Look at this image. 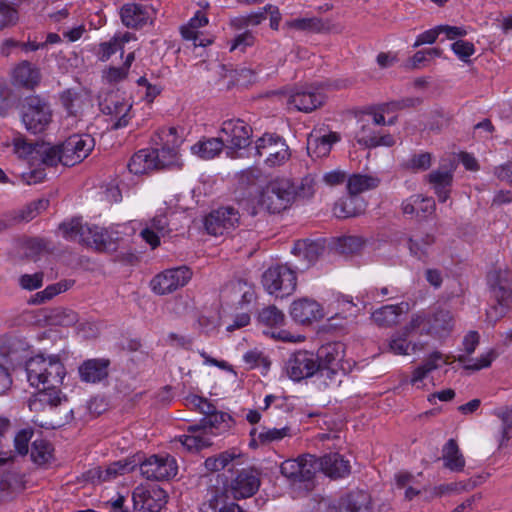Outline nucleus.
<instances>
[{"instance_id":"1","label":"nucleus","mask_w":512,"mask_h":512,"mask_svg":"<svg viewBox=\"0 0 512 512\" xmlns=\"http://www.w3.org/2000/svg\"><path fill=\"white\" fill-rule=\"evenodd\" d=\"M28 407L38 415L34 422L44 428L56 429L73 419V409L61 391L39 390L29 398Z\"/></svg>"},{"instance_id":"2","label":"nucleus","mask_w":512,"mask_h":512,"mask_svg":"<svg viewBox=\"0 0 512 512\" xmlns=\"http://www.w3.org/2000/svg\"><path fill=\"white\" fill-rule=\"evenodd\" d=\"M232 418L228 413L216 411L203 417L199 423L189 425L186 435L180 438L181 444L189 451H199L212 445V436L228 430Z\"/></svg>"},{"instance_id":"3","label":"nucleus","mask_w":512,"mask_h":512,"mask_svg":"<svg viewBox=\"0 0 512 512\" xmlns=\"http://www.w3.org/2000/svg\"><path fill=\"white\" fill-rule=\"evenodd\" d=\"M26 372L32 386L49 392L60 391L59 386L66 373L58 357L43 355L30 358L26 363Z\"/></svg>"},{"instance_id":"4","label":"nucleus","mask_w":512,"mask_h":512,"mask_svg":"<svg viewBox=\"0 0 512 512\" xmlns=\"http://www.w3.org/2000/svg\"><path fill=\"white\" fill-rule=\"evenodd\" d=\"M292 202V182L288 179H275L262 190L258 205L262 210L276 214L287 209Z\"/></svg>"},{"instance_id":"5","label":"nucleus","mask_w":512,"mask_h":512,"mask_svg":"<svg viewBox=\"0 0 512 512\" xmlns=\"http://www.w3.org/2000/svg\"><path fill=\"white\" fill-rule=\"evenodd\" d=\"M52 116L49 103L39 96L27 97L22 105V122L32 134L44 132L50 125Z\"/></svg>"},{"instance_id":"6","label":"nucleus","mask_w":512,"mask_h":512,"mask_svg":"<svg viewBox=\"0 0 512 512\" xmlns=\"http://www.w3.org/2000/svg\"><path fill=\"white\" fill-rule=\"evenodd\" d=\"M262 284L269 294L284 298L295 291L297 277L295 271L287 265H275L263 273Z\"/></svg>"},{"instance_id":"7","label":"nucleus","mask_w":512,"mask_h":512,"mask_svg":"<svg viewBox=\"0 0 512 512\" xmlns=\"http://www.w3.org/2000/svg\"><path fill=\"white\" fill-rule=\"evenodd\" d=\"M319 365V378L328 386L336 381L339 370L343 369L344 345L340 342L328 343L320 347L315 354Z\"/></svg>"},{"instance_id":"8","label":"nucleus","mask_w":512,"mask_h":512,"mask_svg":"<svg viewBox=\"0 0 512 512\" xmlns=\"http://www.w3.org/2000/svg\"><path fill=\"white\" fill-rule=\"evenodd\" d=\"M220 133L225 136L224 145L230 157H234L238 150L245 149L251 143L252 128L242 119L225 120Z\"/></svg>"},{"instance_id":"9","label":"nucleus","mask_w":512,"mask_h":512,"mask_svg":"<svg viewBox=\"0 0 512 512\" xmlns=\"http://www.w3.org/2000/svg\"><path fill=\"white\" fill-rule=\"evenodd\" d=\"M134 508L148 512H160L167 503L166 491L155 482H142L133 491Z\"/></svg>"},{"instance_id":"10","label":"nucleus","mask_w":512,"mask_h":512,"mask_svg":"<svg viewBox=\"0 0 512 512\" xmlns=\"http://www.w3.org/2000/svg\"><path fill=\"white\" fill-rule=\"evenodd\" d=\"M99 107L103 114L110 117L112 129H120L128 125L132 104L119 93H107L100 100Z\"/></svg>"},{"instance_id":"11","label":"nucleus","mask_w":512,"mask_h":512,"mask_svg":"<svg viewBox=\"0 0 512 512\" xmlns=\"http://www.w3.org/2000/svg\"><path fill=\"white\" fill-rule=\"evenodd\" d=\"M256 152L265 157V163L270 167L280 166L290 158V152L285 141L279 136L265 134L256 141Z\"/></svg>"},{"instance_id":"12","label":"nucleus","mask_w":512,"mask_h":512,"mask_svg":"<svg viewBox=\"0 0 512 512\" xmlns=\"http://www.w3.org/2000/svg\"><path fill=\"white\" fill-rule=\"evenodd\" d=\"M192 271L187 266L167 269L151 280L152 290L158 295H166L184 287L192 278Z\"/></svg>"},{"instance_id":"13","label":"nucleus","mask_w":512,"mask_h":512,"mask_svg":"<svg viewBox=\"0 0 512 512\" xmlns=\"http://www.w3.org/2000/svg\"><path fill=\"white\" fill-rule=\"evenodd\" d=\"M95 146L88 134H74L60 144L64 166H74L89 156Z\"/></svg>"},{"instance_id":"14","label":"nucleus","mask_w":512,"mask_h":512,"mask_svg":"<svg viewBox=\"0 0 512 512\" xmlns=\"http://www.w3.org/2000/svg\"><path fill=\"white\" fill-rule=\"evenodd\" d=\"M139 471L146 480H170L177 475L178 466L171 456L152 455L140 464Z\"/></svg>"},{"instance_id":"15","label":"nucleus","mask_w":512,"mask_h":512,"mask_svg":"<svg viewBox=\"0 0 512 512\" xmlns=\"http://www.w3.org/2000/svg\"><path fill=\"white\" fill-rule=\"evenodd\" d=\"M240 221L239 212L231 207H220L212 211L205 218V228L207 232L214 236H221L234 230Z\"/></svg>"},{"instance_id":"16","label":"nucleus","mask_w":512,"mask_h":512,"mask_svg":"<svg viewBox=\"0 0 512 512\" xmlns=\"http://www.w3.org/2000/svg\"><path fill=\"white\" fill-rule=\"evenodd\" d=\"M286 97L289 107L304 113L316 110L325 102V96L312 86L292 88L287 92Z\"/></svg>"},{"instance_id":"17","label":"nucleus","mask_w":512,"mask_h":512,"mask_svg":"<svg viewBox=\"0 0 512 512\" xmlns=\"http://www.w3.org/2000/svg\"><path fill=\"white\" fill-rule=\"evenodd\" d=\"M287 373L294 381H300L314 375L319 377L317 357L309 351L294 353L287 362Z\"/></svg>"},{"instance_id":"18","label":"nucleus","mask_w":512,"mask_h":512,"mask_svg":"<svg viewBox=\"0 0 512 512\" xmlns=\"http://www.w3.org/2000/svg\"><path fill=\"white\" fill-rule=\"evenodd\" d=\"M225 298L236 308L243 309L256 299L254 286L244 280L229 283L224 290Z\"/></svg>"},{"instance_id":"19","label":"nucleus","mask_w":512,"mask_h":512,"mask_svg":"<svg viewBox=\"0 0 512 512\" xmlns=\"http://www.w3.org/2000/svg\"><path fill=\"white\" fill-rule=\"evenodd\" d=\"M324 251V245L321 241L309 239L298 240L293 247V254L299 258L300 263L296 269L305 270L313 265Z\"/></svg>"},{"instance_id":"20","label":"nucleus","mask_w":512,"mask_h":512,"mask_svg":"<svg viewBox=\"0 0 512 512\" xmlns=\"http://www.w3.org/2000/svg\"><path fill=\"white\" fill-rule=\"evenodd\" d=\"M81 235V244L97 251L106 252L116 248L115 242L105 228L85 225Z\"/></svg>"},{"instance_id":"21","label":"nucleus","mask_w":512,"mask_h":512,"mask_svg":"<svg viewBox=\"0 0 512 512\" xmlns=\"http://www.w3.org/2000/svg\"><path fill=\"white\" fill-rule=\"evenodd\" d=\"M290 314L292 318L301 324H309L323 318L321 306L312 299L303 298L294 301L291 305Z\"/></svg>"},{"instance_id":"22","label":"nucleus","mask_w":512,"mask_h":512,"mask_svg":"<svg viewBox=\"0 0 512 512\" xmlns=\"http://www.w3.org/2000/svg\"><path fill=\"white\" fill-rule=\"evenodd\" d=\"M340 134L329 132L321 134V131H312L307 139L308 153L315 157H325L331 152L332 146L339 142Z\"/></svg>"},{"instance_id":"23","label":"nucleus","mask_w":512,"mask_h":512,"mask_svg":"<svg viewBox=\"0 0 512 512\" xmlns=\"http://www.w3.org/2000/svg\"><path fill=\"white\" fill-rule=\"evenodd\" d=\"M356 140L359 144L366 147L393 146L396 141L390 134H381L373 124L362 120V125L356 134Z\"/></svg>"},{"instance_id":"24","label":"nucleus","mask_w":512,"mask_h":512,"mask_svg":"<svg viewBox=\"0 0 512 512\" xmlns=\"http://www.w3.org/2000/svg\"><path fill=\"white\" fill-rule=\"evenodd\" d=\"M425 179L431 185L439 202H446L453 182V169L438 168L427 174Z\"/></svg>"},{"instance_id":"25","label":"nucleus","mask_w":512,"mask_h":512,"mask_svg":"<svg viewBox=\"0 0 512 512\" xmlns=\"http://www.w3.org/2000/svg\"><path fill=\"white\" fill-rule=\"evenodd\" d=\"M409 310L408 303H400L395 305H385L376 309L371 318L373 322L380 327H391L396 325L400 317Z\"/></svg>"},{"instance_id":"26","label":"nucleus","mask_w":512,"mask_h":512,"mask_svg":"<svg viewBox=\"0 0 512 512\" xmlns=\"http://www.w3.org/2000/svg\"><path fill=\"white\" fill-rule=\"evenodd\" d=\"M40 79L41 75L39 69L28 61L19 63L12 72L13 84L26 89H33L39 84Z\"/></svg>"},{"instance_id":"27","label":"nucleus","mask_w":512,"mask_h":512,"mask_svg":"<svg viewBox=\"0 0 512 512\" xmlns=\"http://www.w3.org/2000/svg\"><path fill=\"white\" fill-rule=\"evenodd\" d=\"M323 475L329 478H346L350 475L351 465L339 453H329L322 456Z\"/></svg>"},{"instance_id":"28","label":"nucleus","mask_w":512,"mask_h":512,"mask_svg":"<svg viewBox=\"0 0 512 512\" xmlns=\"http://www.w3.org/2000/svg\"><path fill=\"white\" fill-rule=\"evenodd\" d=\"M168 232L167 217L164 214H159L147 223L146 227L141 231V237L152 248H156L160 244V237L165 236Z\"/></svg>"},{"instance_id":"29","label":"nucleus","mask_w":512,"mask_h":512,"mask_svg":"<svg viewBox=\"0 0 512 512\" xmlns=\"http://www.w3.org/2000/svg\"><path fill=\"white\" fill-rule=\"evenodd\" d=\"M285 25L290 29L310 33H328L333 28L331 20L320 17L296 18L287 21Z\"/></svg>"},{"instance_id":"30","label":"nucleus","mask_w":512,"mask_h":512,"mask_svg":"<svg viewBox=\"0 0 512 512\" xmlns=\"http://www.w3.org/2000/svg\"><path fill=\"white\" fill-rule=\"evenodd\" d=\"M120 17L127 28H139L148 21L149 13L141 4L127 3L121 7Z\"/></svg>"},{"instance_id":"31","label":"nucleus","mask_w":512,"mask_h":512,"mask_svg":"<svg viewBox=\"0 0 512 512\" xmlns=\"http://www.w3.org/2000/svg\"><path fill=\"white\" fill-rule=\"evenodd\" d=\"M157 153L153 149H142L136 152L128 163V169L135 175L146 174L157 170L155 158Z\"/></svg>"},{"instance_id":"32","label":"nucleus","mask_w":512,"mask_h":512,"mask_svg":"<svg viewBox=\"0 0 512 512\" xmlns=\"http://www.w3.org/2000/svg\"><path fill=\"white\" fill-rule=\"evenodd\" d=\"M134 470V466L129 463L116 462L108 466L106 469L102 467H93L85 474L84 480H108L110 478L124 477Z\"/></svg>"},{"instance_id":"33","label":"nucleus","mask_w":512,"mask_h":512,"mask_svg":"<svg viewBox=\"0 0 512 512\" xmlns=\"http://www.w3.org/2000/svg\"><path fill=\"white\" fill-rule=\"evenodd\" d=\"M108 361L91 359L79 367V374L83 381L95 383L108 375Z\"/></svg>"},{"instance_id":"34","label":"nucleus","mask_w":512,"mask_h":512,"mask_svg":"<svg viewBox=\"0 0 512 512\" xmlns=\"http://www.w3.org/2000/svg\"><path fill=\"white\" fill-rule=\"evenodd\" d=\"M225 148L223 137L205 138L191 147L193 154L202 159H212Z\"/></svg>"},{"instance_id":"35","label":"nucleus","mask_w":512,"mask_h":512,"mask_svg":"<svg viewBox=\"0 0 512 512\" xmlns=\"http://www.w3.org/2000/svg\"><path fill=\"white\" fill-rule=\"evenodd\" d=\"M443 464L451 471H462L465 466V460L461 454L458 444L454 439L448 440L442 449Z\"/></svg>"},{"instance_id":"36","label":"nucleus","mask_w":512,"mask_h":512,"mask_svg":"<svg viewBox=\"0 0 512 512\" xmlns=\"http://www.w3.org/2000/svg\"><path fill=\"white\" fill-rule=\"evenodd\" d=\"M380 179L372 175L353 174L347 179V190L351 196H356L379 186Z\"/></svg>"},{"instance_id":"37","label":"nucleus","mask_w":512,"mask_h":512,"mask_svg":"<svg viewBox=\"0 0 512 512\" xmlns=\"http://www.w3.org/2000/svg\"><path fill=\"white\" fill-rule=\"evenodd\" d=\"M340 506L347 512H370V496L364 491H354L341 499Z\"/></svg>"},{"instance_id":"38","label":"nucleus","mask_w":512,"mask_h":512,"mask_svg":"<svg viewBox=\"0 0 512 512\" xmlns=\"http://www.w3.org/2000/svg\"><path fill=\"white\" fill-rule=\"evenodd\" d=\"M319 473L323 474V459L312 454L301 455L300 480H312Z\"/></svg>"},{"instance_id":"39","label":"nucleus","mask_w":512,"mask_h":512,"mask_svg":"<svg viewBox=\"0 0 512 512\" xmlns=\"http://www.w3.org/2000/svg\"><path fill=\"white\" fill-rule=\"evenodd\" d=\"M430 331L437 335L448 334L453 328V316L450 311L437 310L429 319Z\"/></svg>"},{"instance_id":"40","label":"nucleus","mask_w":512,"mask_h":512,"mask_svg":"<svg viewBox=\"0 0 512 512\" xmlns=\"http://www.w3.org/2000/svg\"><path fill=\"white\" fill-rule=\"evenodd\" d=\"M441 361H443L444 363L446 362V360H444V356L442 355V353L438 351L431 353L429 357L425 359L423 364L413 371L411 383L416 384L422 381L427 376V374L439 368V362Z\"/></svg>"},{"instance_id":"41","label":"nucleus","mask_w":512,"mask_h":512,"mask_svg":"<svg viewBox=\"0 0 512 512\" xmlns=\"http://www.w3.org/2000/svg\"><path fill=\"white\" fill-rule=\"evenodd\" d=\"M38 163L46 166H56L58 163L63 165L60 145H51L49 143L38 144Z\"/></svg>"},{"instance_id":"42","label":"nucleus","mask_w":512,"mask_h":512,"mask_svg":"<svg viewBox=\"0 0 512 512\" xmlns=\"http://www.w3.org/2000/svg\"><path fill=\"white\" fill-rule=\"evenodd\" d=\"M30 457L37 466H44L53 458V447L46 440H35L32 443Z\"/></svg>"},{"instance_id":"43","label":"nucleus","mask_w":512,"mask_h":512,"mask_svg":"<svg viewBox=\"0 0 512 512\" xmlns=\"http://www.w3.org/2000/svg\"><path fill=\"white\" fill-rule=\"evenodd\" d=\"M46 319L51 325L72 326L78 321V314L68 308L57 307L50 309Z\"/></svg>"},{"instance_id":"44","label":"nucleus","mask_w":512,"mask_h":512,"mask_svg":"<svg viewBox=\"0 0 512 512\" xmlns=\"http://www.w3.org/2000/svg\"><path fill=\"white\" fill-rule=\"evenodd\" d=\"M48 200L39 199L31 202L24 208L10 212L13 218H15L16 225L23 222H29L34 219L42 210L48 207Z\"/></svg>"},{"instance_id":"45","label":"nucleus","mask_w":512,"mask_h":512,"mask_svg":"<svg viewBox=\"0 0 512 512\" xmlns=\"http://www.w3.org/2000/svg\"><path fill=\"white\" fill-rule=\"evenodd\" d=\"M38 144L29 143L24 138L14 139V152L19 158L25 159L30 165L38 164Z\"/></svg>"},{"instance_id":"46","label":"nucleus","mask_w":512,"mask_h":512,"mask_svg":"<svg viewBox=\"0 0 512 512\" xmlns=\"http://www.w3.org/2000/svg\"><path fill=\"white\" fill-rule=\"evenodd\" d=\"M226 493L234 499L240 500L251 497L259 489L260 482H228Z\"/></svg>"},{"instance_id":"47","label":"nucleus","mask_w":512,"mask_h":512,"mask_svg":"<svg viewBox=\"0 0 512 512\" xmlns=\"http://www.w3.org/2000/svg\"><path fill=\"white\" fill-rule=\"evenodd\" d=\"M434 241V236L431 234L409 238L408 248L410 254L419 260H424L428 256V249L432 246Z\"/></svg>"},{"instance_id":"48","label":"nucleus","mask_w":512,"mask_h":512,"mask_svg":"<svg viewBox=\"0 0 512 512\" xmlns=\"http://www.w3.org/2000/svg\"><path fill=\"white\" fill-rule=\"evenodd\" d=\"M73 285V281L64 280L47 286L43 291L36 293L31 300L32 304H42L54 296L67 291Z\"/></svg>"},{"instance_id":"49","label":"nucleus","mask_w":512,"mask_h":512,"mask_svg":"<svg viewBox=\"0 0 512 512\" xmlns=\"http://www.w3.org/2000/svg\"><path fill=\"white\" fill-rule=\"evenodd\" d=\"M157 153L155 158L156 168L163 169L177 164L178 162V151L177 146H163L161 149H153Z\"/></svg>"},{"instance_id":"50","label":"nucleus","mask_w":512,"mask_h":512,"mask_svg":"<svg viewBox=\"0 0 512 512\" xmlns=\"http://www.w3.org/2000/svg\"><path fill=\"white\" fill-rule=\"evenodd\" d=\"M494 414L502 422V430L499 438V445L502 447L512 437V406L498 409Z\"/></svg>"},{"instance_id":"51","label":"nucleus","mask_w":512,"mask_h":512,"mask_svg":"<svg viewBox=\"0 0 512 512\" xmlns=\"http://www.w3.org/2000/svg\"><path fill=\"white\" fill-rule=\"evenodd\" d=\"M60 100L69 115L77 116L80 113L83 98L79 93L68 89L61 94Z\"/></svg>"},{"instance_id":"52","label":"nucleus","mask_w":512,"mask_h":512,"mask_svg":"<svg viewBox=\"0 0 512 512\" xmlns=\"http://www.w3.org/2000/svg\"><path fill=\"white\" fill-rule=\"evenodd\" d=\"M259 321L267 327L282 326L285 322L284 313L276 306H268L259 313Z\"/></svg>"},{"instance_id":"53","label":"nucleus","mask_w":512,"mask_h":512,"mask_svg":"<svg viewBox=\"0 0 512 512\" xmlns=\"http://www.w3.org/2000/svg\"><path fill=\"white\" fill-rule=\"evenodd\" d=\"M316 180L312 175L303 177L297 184L292 183L293 200L299 198H311L315 193Z\"/></svg>"},{"instance_id":"54","label":"nucleus","mask_w":512,"mask_h":512,"mask_svg":"<svg viewBox=\"0 0 512 512\" xmlns=\"http://www.w3.org/2000/svg\"><path fill=\"white\" fill-rule=\"evenodd\" d=\"M407 335L403 332L395 333L388 342V351L395 355H408L410 350H414V346L407 340Z\"/></svg>"},{"instance_id":"55","label":"nucleus","mask_w":512,"mask_h":512,"mask_svg":"<svg viewBox=\"0 0 512 512\" xmlns=\"http://www.w3.org/2000/svg\"><path fill=\"white\" fill-rule=\"evenodd\" d=\"M85 225H82L79 219H72L70 222L62 223L59 226V230L67 240L77 241L81 243L82 231Z\"/></svg>"},{"instance_id":"56","label":"nucleus","mask_w":512,"mask_h":512,"mask_svg":"<svg viewBox=\"0 0 512 512\" xmlns=\"http://www.w3.org/2000/svg\"><path fill=\"white\" fill-rule=\"evenodd\" d=\"M364 245V241L358 236H345L339 239L337 249L342 254H355L358 253Z\"/></svg>"},{"instance_id":"57","label":"nucleus","mask_w":512,"mask_h":512,"mask_svg":"<svg viewBox=\"0 0 512 512\" xmlns=\"http://www.w3.org/2000/svg\"><path fill=\"white\" fill-rule=\"evenodd\" d=\"M234 458L235 454L225 451L220 453L218 456L207 458L204 464L208 471H220L227 467Z\"/></svg>"},{"instance_id":"58","label":"nucleus","mask_w":512,"mask_h":512,"mask_svg":"<svg viewBox=\"0 0 512 512\" xmlns=\"http://www.w3.org/2000/svg\"><path fill=\"white\" fill-rule=\"evenodd\" d=\"M281 474L283 477L291 480H300L301 475V456L297 459H288L281 464Z\"/></svg>"},{"instance_id":"59","label":"nucleus","mask_w":512,"mask_h":512,"mask_svg":"<svg viewBox=\"0 0 512 512\" xmlns=\"http://www.w3.org/2000/svg\"><path fill=\"white\" fill-rule=\"evenodd\" d=\"M452 51L463 62H468L469 58L475 53V46L472 42L465 40H456L451 44Z\"/></svg>"},{"instance_id":"60","label":"nucleus","mask_w":512,"mask_h":512,"mask_svg":"<svg viewBox=\"0 0 512 512\" xmlns=\"http://www.w3.org/2000/svg\"><path fill=\"white\" fill-rule=\"evenodd\" d=\"M333 214L339 219L350 218L358 215V211L353 207V200L340 199L335 202Z\"/></svg>"},{"instance_id":"61","label":"nucleus","mask_w":512,"mask_h":512,"mask_svg":"<svg viewBox=\"0 0 512 512\" xmlns=\"http://www.w3.org/2000/svg\"><path fill=\"white\" fill-rule=\"evenodd\" d=\"M33 429L25 428L20 430L14 438L15 450L19 455H26L29 451L28 444L33 436Z\"/></svg>"},{"instance_id":"62","label":"nucleus","mask_w":512,"mask_h":512,"mask_svg":"<svg viewBox=\"0 0 512 512\" xmlns=\"http://www.w3.org/2000/svg\"><path fill=\"white\" fill-rule=\"evenodd\" d=\"M432 155L428 152L413 155L407 167L414 171H426L431 167Z\"/></svg>"},{"instance_id":"63","label":"nucleus","mask_w":512,"mask_h":512,"mask_svg":"<svg viewBox=\"0 0 512 512\" xmlns=\"http://www.w3.org/2000/svg\"><path fill=\"white\" fill-rule=\"evenodd\" d=\"M128 71L123 66H109L102 72L103 79L109 84H116L125 80L128 76Z\"/></svg>"},{"instance_id":"64","label":"nucleus","mask_w":512,"mask_h":512,"mask_svg":"<svg viewBox=\"0 0 512 512\" xmlns=\"http://www.w3.org/2000/svg\"><path fill=\"white\" fill-rule=\"evenodd\" d=\"M24 488L23 482H0V500L13 499Z\"/></svg>"}]
</instances>
